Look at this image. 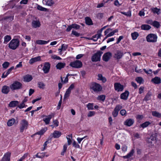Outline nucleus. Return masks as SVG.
I'll list each match as a JSON object with an SVG mask.
<instances>
[{
	"label": "nucleus",
	"instance_id": "56",
	"mask_svg": "<svg viewBox=\"0 0 161 161\" xmlns=\"http://www.w3.org/2000/svg\"><path fill=\"white\" fill-rule=\"evenodd\" d=\"M52 58L54 59L60 60L61 58L59 56H57L56 55H54L52 56Z\"/></svg>",
	"mask_w": 161,
	"mask_h": 161
},
{
	"label": "nucleus",
	"instance_id": "5",
	"mask_svg": "<svg viewBox=\"0 0 161 161\" xmlns=\"http://www.w3.org/2000/svg\"><path fill=\"white\" fill-rule=\"evenodd\" d=\"M22 85L20 82L15 81L10 86V88L12 91L18 90L22 88Z\"/></svg>",
	"mask_w": 161,
	"mask_h": 161
},
{
	"label": "nucleus",
	"instance_id": "16",
	"mask_svg": "<svg viewBox=\"0 0 161 161\" xmlns=\"http://www.w3.org/2000/svg\"><path fill=\"white\" fill-rule=\"evenodd\" d=\"M134 123V120L132 119H128L124 122V125L128 126H130L132 125Z\"/></svg>",
	"mask_w": 161,
	"mask_h": 161
},
{
	"label": "nucleus",
	"instance_id": "6",
	"mask_svg": "<svg viewBox=\"0 0 161 161\" xmlns=\"http://www.w3.org/2000/svg\"><path fill=\"white\" fill-rule=\"evenodd\" d=\"M157 36L156 35L150 34L146 37L147 41L149 42H155L157 41Z\"/></svg>",
	"mask_w": 161,
	"mask_h": 161
},
{
	"label": "nucleus",
	"instance_id": "26",
	"mask_svg": "<svg viewBox=\"0 0 161 161\" xmlns=\"http://www.w3.org/2000/svg\"><path fill=\"white\" fill-rule=\"evenodd\" d=\"M11 39V37L9 35L5 36L4 37L3 43L7 44Z\"/></svg>",
	"mask_w": 161,
	"mask_h": 161
},
{
	"label": "nucleus",
	"instance_id": "17",
	"mask_svg": "<svg viewBox=\"0 0 161 161\" xmlns=\"http://www.w3.org/2000/svg\"><path fill=\"white\" fill-rule=\"evenodd\" d=\"M129 93L128 91H126L124 93H122L120 96L121 99L126 100L128 98Z\"/></svg>",
	"mask_w": 161,
	"mask_h": 161
},
{
	"label": "nucleus",
	"instance_id": "60",
	"mask_svg": "<svg viewBox=\"0 0 161 161\" xmlns=\"http://www.w3.org/2000/svg\"><path fill=\"white\" fill-rule=\"evenodd\" d=\"M127 147L126 145H123L121 149L124 152H126L127 151Z\"/></svg>",
	"mask_w": 161,
	"mask_h": 161
},
{
	"label": "nucleus",
	"instance_id": "46",
	"mask_svg": "<svg viewBox=\"0 0 161 161\" xmlns=\"http://www.w3.org/2000/svg\"><path fill=\"white\" fill-rule=\"evenodd\" d=\"M152 11L154 13H156L158 14H159L160 13V9L157 8H154L152 9Z\"/></svg>",
	"mask_w": 161,
	"mask_h": 161
},
{
	"label": "nucleus",
	"instance_id": "61",
	"mask_svg": "<svg viewBox=\"0 0 161 161\" xmlns=\"http://www.w3.org/2000/svg\"><path fill=\"white\" fill-rule=\"evenodd\" d=\"M38 86L40 88H43L45 85L42 82H39L38 83Z\"/></svg>",
	"mask_w": 161,
	"mask_h": 161
},
{
	"label": "nucleus",
	"instance_id": "1",
	"mask_svg": "<svg viewBox=\"0 0 161 161\" xmlns=\"http://www.w3.org/2000/svg\"><path fill=\"white\" fill-rule=\"evenodd\" d=\"M19 42L17 39H13L8 44L9 48L13 50H15L19 46Z\"/></svg>",
	"mask_w": 161,
	"mask_h": 161
},
{
	"label": "nucleus",
	"instance_id": "12",
	"mask_svg": "<svg viewBox=\"0 0 161 161\" xmlns=\"http://www.w3.org/2000/svg\"><path fill=\"white\" fill-rule=\"evenodd\" d=\"M11 153L8 152L4 154L1 161H10Z\"/></svg>",
	"mask_w": 161,
	"mask_h": 161
},
{
	"label": "nucleus",
	"instance_id": "32",
	"mask_svg": "<svg viewBox=\"0 0 161 161\" xmlns=\"http://www.w3.org/2000/svg\"><path fill=\"white\" fill-rule=\"evenodd\" d=\"M45 153H37L35 156L39 158H42L45 156Z\"/></svg>",
	"mask_w": 161,
	"mask_h": 161
},
{
	"label": "nucleus",
	"instance_id": "22",
	"mask_svg": "<svg viewBox=\"0 0 161 161\" xmlns=\"http://www.w3.org/2000/svg\"><path fill=\"white\" fill-rule=\"evenodd\" d=\"M32 79V76L30 75H27L24 77V81L26 82H30Z\"/></svg>",
	"mask_w": 161,
	"mask_h": 161
},
{
	"label": "nucleus",
	"instance_id": "45",
	"mask_svg": "<svg viewBox=\"0 0 161 161\" xmlns=\"http://www.w3.org/2000/svg\"><path fill=\"white\" fill-rule=\"evenodd\" d=\"M121 13L124 14L126 16H129L130 17L131 16V12L130 10H129L128 12H121Z\"/></svg>",
	"mask_w": 161,
	"mask_h": 161
},
{
	"label": "nucleus",
	"instance_id": "24",
	"mask_svg": "<svg viewBox=\"0 0 161 161\" xmlns=\"http://www.w3.org/2000/svg\"><path fill=\"white\" fill-rule=\"evenodd\" d=\"M49 42V40L46 41L44 40H38L36 41V43L39 45H44L46 44Z\"/></svg>",
	"mask_w": 161,
	"mask_h": 161
},
{
	"label": "nucleus",
	"instance_id": "57",
	"mask_svg": "<svg viewBox=\"0 0 161 161\" xmlns=\"http://www.w3.org/2000/svg\"><path fill=\"white\" fill-rule=\"evenodd\" d=\"M143 70L144 72L147 74H151L152 73V70L151 69H149L148 70H147L146 69H144Z\"/></svg>",
	"mask_w": 161,
	"mask_h": 161
},
{
	"label": "nucleus",
	"instance_id": "59",
	"mask_svg": "<svg viewBox=\"0 0 161 161\" xmlns=\"http://www.w3.org/2000/svg\"><path fill=\"white\" fill-rule=\"evenodd\" d=\"M25 107V105L24 103L23 102L19 105L18 106V107H19V108H22L24 107Z\"/></svg>",
	"mask_w": 161,
	"mask_h": 161
},
{
	"label": "nucleus",
	"instance_id": "33",
	"mask_svg": "<svg viewBox=\"0 0 161 161\" xmlns=\"http://www.w3.org/2000/svg\"><path fill=\"white\" fill-rule=\"evenodd\" d=\"M141 27L142 30H148L151 28V26L147 25H143L141 26Z\"/></svg>",
	"mask_w": 161,
	"mask_h": 161
},
{
	"label": "nucleus",
	"instance_id": "34",
	"mask_svg": "<svg viewBox=\"0 0 161 161\" xmlns=\"http://www.w3.org/2000/svg\"><path fill=\"white\" fill-rule=\"evenodd\" d=\"M15 122V119L14 118L12 119L8 120L7 123V125L9 126H12Z\"/></svg>",
	"mask_w": 161,
	"mask_h": 161
},
{
	"label": "nucleus",
	"instance_id": "27",
	"mask_svg": "<svg viewBox=\"0 0 161 161\" xmlns=\"http://www.w3.org/2000/svg\"><path fill=\"white\" fill-rule=\"evenodd\" d=\"M32 25L33 27L36 28L40 26V24L38 21L33 20L32 22Z\"/></svg>",
	"mask_w": 161,
	"mask_h": 161
},
{
	"label": "nucleus",
	"instance_id": "20",
	"mask_svg": "<svg viewBox=\"0 0 161 161\" xmlns=\"http://www.w3.org/2000/svg\"><path fill=\"white\" fill-rule=\"evenodd\" d=\"M10 88V87L7 86H4L2 88V92L3 93L7 94L9 92Z\"/></svg>",
	"mask_w": 161,
	"mask_h": 161
},
{
	"label": "nucleus",
	"instance_id": "31",
	"mask_svg": "<svg viewBox=\"0 0 161 161\" xmlns=\"http://www.w3.org/2000/svg\"><path fill=\"white\" fill-rule=\"evenodd\" d=\"M85 22L86 24L88 25H91L93 24L92 19L89 17L85 18Z\"/></svg>",
	"mask_w": 161,
	"mask_h": 161
},
{
	"label": "nucleus",
	"instance_id": "38",
	"mask_svg": "<svg viewBox=\"0 0 161 161\" xmlns=\"http://www.w3.org/2000/svg\"><path fill=\"white\" fill-rule=\"evenodd\" d=\"M71 92V91L67 89L64 95V99H65L66 98H67L68 97H69Z\"/></svg>",
	"mask_w": 161,
	"mask_h": 161
},
{
	"label": "nucleus",
	"instance_id": "8",
	"mask_svg": "<svg viewBox=\"0 0 161 161\" xmlns=\"http://www.w3.org/2000/svg\"><path fill=\"white\" fill-rule=\"evenodd\" d=\"M123 55L122 51L119 50H116L114 53V57L116 59H119L121 58Z\"/></svg>",
	"mask_w": 161,
	"mask_h": 161
},
{
	"label": "nucleus",
	"instance_id": "11",
	"mask_svg": "<svg viewBox=\"0 0 161 161\" xmlns=\"http://www.w3.org/2000/svg\"><path fill=\"white\" fill-rule=\"evenodd\" d=\"M112 55V54L110 52H107L104 54L103 56V60L105 61H108L110 59Z\"/></svg>",
	"mask_w": 161,
	"mask_h": 161
},
{
	"label": "nucleus",
	"instance_id": "48",
	"mask_svg": "<svg viewBox=\"0 0 161 161\" xmlns=\"http://www.w3.org/2000/svg\"><path fill=\"white\" fill-rule=\"evenodd\" d=\"M9 64H10L9 62H5L3 64V67L4 69H6L8 67Z\"/></svg>",
	"mask_w": 161,
	"mask_h": 161
},
{
	"label": "nucleus",
	"instance_id": "3",
	"mask_svg": "<svg viewBox=\"0 0 161 161\" xmlns=\"http://www.w3.org/2000/svg\"><path fill=\"white\" fill-rule=\"evenodd\" d=\"M90 88L93 90L94 92H99L102 90V87L99 84L93 82L91 84Z\"/></svg>",
	"mask_w": 161,
	"mask_h": 161
},
{
	"label": "nucleus",
	"instance_id": "28",
	"mask_svg": "<svg viewBox=\"0 0 161 161\" xmlns=\"http://www.w3.org/2000/svg\"><path fill=\"white\" fill-rule=\"evenodd\" d=\"M65 66V64L64 63H58L56 65L57 69H60L64 68Z\"/></svg>",
	"mask_w": 161,
	"mask_h": 161
},
{
	"label": "nucleus",
	"instance_id": "4",
	"mask_svg": "<svg viewBox=\"0 0 161 161\" xmlns=\"http://www.w3.org/2000/svg\"><path fill=\"white\" fill-rule=\"evenodd\" d=\"M103 53V52L101 51H98L92 56L91 58L92 61L93 62L100 61L101 57Z\"/></svg>",
	"mask_w": 161,
	"mask_h": 161
},
{
	"label": "nucleus",
	"instance_id": "58",
	"mask_svg": "<svg viewBox=\"0 0 161 161\" xmlns=\"http://www.w3.org/2000/svg\"><path fill=\"white\" fill-rule=\"evenodd\" d=\"M75 87V85L74 83H72L69 87L68 89L71 91Z\"/></svg>",
	"mask_w": 161,
	"mask_h": 161
},
{
	"label": "nucleus",
	"instance_id": "50",
	"mask_svg": "<svg viewBox=\"0 0 161 161\" xmlns=\"http://www.w3.org/2000/svg\"><path fill=\"white\" fill-rule=\"evenodd\" d=\"M119 112L116 110H115V109H114L112 113V114L113 116L114 117H116L118 114Z\"/></svg>",
	"mask_w": 161,
	"mask_h": 161
},
{
	"label": "nucleus",
	"instance_id": "23",
	"mask_svg": "<svg viewBox=\"0 0 161 161\" xmlns=\"http://www.w3.org/2000/svg\"><path fill=\"white\" fill-rule=\"evenodd\" d=\"M152 81L156 84H159L161 82L160 78L158 77H156L152 79Z\"/></svg>",
	"mask_w": 161,
	"mask_h": 161
},
{
	"label": "nucleus",
	"instance_id": "53",
	"mask_svg": "<svg viewBox=\"0 0 161 161\" xmlns=\"http://www.w3.org/2000/svg\"><path fill=\"white\" fill-rule=\"evenodd\" d=\"M120 114L122 116H126V111L125 109H122L120 112Z\"/></svg>",
	"mask_w": 161,
	"mask_h": 161
},
{
	"label": "nucleus",
	"instance_id": "19",
	"mask_svg": "<svg viewBox=\"0 0 161 161\" xmlns=\"http://www.w3.org/2000/svg\"><path fill=\"white\" fill-rule=\"evenodd\" d=\"M43 3L45 5L51 6L53 5L54 3L52 0H43Z\"/></svg>",
	"mask_w": 161,
	"mask_h": 161
},
{
	"label": "nucleus",
	"instance_id": "14",
	"mask_svg": "<svg viewBox=\"0 0 161 161\" xmlns=\"http://www.w3.org/2000/svg\"><path fill=\"white\" fill-rule=\"evenodd\" d=\"M80 26L78 24H74L69 26L66 30H71L72 29L78 30L80 29Z\"/></svg>",
	"mask_w": 161,
	"mask_h": 161
},
{
	"label": "nucleus",
	"instance_id": "36",
	"mask_svg": "<svg viewBox=\"0 0 161 161\" xmlns=\"http://www.w3.org/2000/svg\"><path fill=\"white\" fill-rule=\"evenodd\" d=\"M151 124V123L149 121H146L144 123L141 124L140 126L143 128H146Z\"/></svg>",
	"mask_w": 161,
	"mask_h": 161
},
{
	"label": "nucleus",
	"instance_id": "64",
	"mask_svg": "<svg viewBox=\"0 0 161 161\" xmlns=\"http://www.w3.org/2000/svg\"><path fill=\"white\" fill-rule=\"evenodd\" d=\"M144 87L143 86H141L140 87L139 89V94L142 93L143 92Z\"/></svg>",
	"mask_w": 161,
	"mask_h": 161
},
{
	"label": "nucleus",
	"instance_id": "15",
	"mask_svg": "<svg viewBox=\"0 0 161 161\" xmlns=\"http://www.w3.org/2000/svg\"><path fill=\"white\" fill-rule=\"evenodd\" d=\"M41 60V57L38 56L37 57L31 58L29 61V63L31 64H32L35 62L40 61Z\"/></svg>",
	"mask_w": 161,
	"mask_h": 161
},
{
	"label": "nucleus",
	"instance_id": "37",
	"mask_svg": "<svg viewBox=\"0 0 161 161\" xmlns=\"http://www.w3.org/2000/svg\"><path fill=\"white\" fill-rule=\"evenodd\" d=\"M131 35L132 39L135 40L137 39L139 36V34L137 32H135L134 33H132Z\"/></svg>",
	"mask_w": 161,
	"mask_h": 161
},
{
	"label": "nucleus",
	"instance_id": "42",
	"mask_svg": "<svg viewBox=\"0 0 161 161\" xmlns=\"http://www.w3.org/2000/svg\"><path fill=\"white\" fill-rule=\"evenodd\" d=\"M37 8L38 10L43 11H46L47 10V8L43 7L39 5L37 6Z\"/></svg>",
	"mask_w": 161,
	"mask_h": 161
},
{
	"label": "nucleus",
	"instance_id": "10",
	"mask_svg": "<svg viewBox=\"0 0 161 161\" xmlns=\"http://www.w3.org/2000/svg\"><path fill=\"white\" fill-rule=\"evenodd\" d=\"M50 64L48 62L45 63L42 68V70L45 74L47 73L50 70Z\"/></svg>",
	"mask_w": 161,
	"mask_h": 161
},
{
	"label": "nucleus",
	"instance_id": "13",
	"mask_svg": "<svg viewBox=\"0 0 161 161\" xmlns=\"http://www.w3.org/2000/svg\"><path fill=\"white\" fill-rule=\"evenodd\" d=\"M54 115V114L52 113L50 115L46 116V118L43 119V121L45 122L46 125L48 124L52 117H53Z\"/></svg>",
	"mask_w": 161,
	"mask_h": 161
},
{
	"label": "nucleus",
	"instance_id": "25",
	"mask_svg": "<svg viewBox=\"0 0 161 161\" xmlns=\"http://www.w3.org/2000/svg\"><path fill=\"white\" fill-rule=\"evenodd\" d=\"M19 102L17 101H12L9 104V106L10 107H14L17 105Z\"/></svg>",
	"mask_w": 161,
	"mask_h": 161
},
{
	"label": "nucleus",
	"instance_id": "21",
	"mask_svg": "<svg viewBox=\"0 0 161 161\" xmlns=\"http://www.w3.org/2000/svg\"><path fill=\"white\" fill-rule=\"evenodd\" d=\"M61 132L58 131H54L53 133V136L54 138H58L61 135Z\"/></svg>",
	"mask_w": 161,
	"mask_h": 161
},
{
	"label": "nucleus",
	"instance_id": "18",
	"mask_svg": "<svg viewBox=\"0 0 161 161\" xmlns=\"http://www.w3.org/2000/svg\"><path fill=\"white\" fill-rule=\"evenodd\" d=\"M68 48V45L64 44H63L61 46V48L58 49L59 54L61 55L62 54V52L65 51Z\"/></svg>",
	"mask_w": 161,
	"mask_h": 161
},
{
	"label": "nucleus",
	"instance_id": "30",
	"mask_svg": "<svg viewBox=\"0 0 161 161\" xmlns=\"http://www.w3.org/2000/svg\"><path fill=\"white\" fill-rule=\"evenodd\" d=\"M66 138L67 140L68 144L69 145H70L72 143L71 140L72 139V134H70L66 136Z\"/></svg>",
	"mask_w": 161,
	"mask_h": 161
},
{
	"label": "nucleus",
	"instance_id": "54",
	"mask_svg": "<svg viewBox=\"0 0 161 161\" xmlns=\"http://www.w3.org/2000/svg\"><path fill=\"white\" fill-rule=\"evenodd\" d=\"M71 34L77 37L80 35V33H78L76 31H72Z\"/></svg>",
	"mask_w": 161,
	"mask_h": 161
},
{
	"label": "nucleus",
	"instance_id": "35",
	"mask_svg": "<svg viewBox=\"0 0 161 161\" xmlns=\"http://www.w3.org/2000/svg\"><path fill=\"white\" fill-rule=\"evenodd\" d=\"M152 114L153 116L158 118H159L161 117V113H160L156 111H153Z\"/></svg>",
	"mask_w": 161,
	"mask_h": 161
},
{
	"label": "nucleus",
	"instance_id": "9",
	"mask_svg": "<svg viewBox=\"0 0 161 161\" xmlns=\"http://www.w3.org/2000/svg\"><path fill=\"white\" fill-rule=\"evenodd\" d=\"M114 88L115 91L118 92H122L124 88V86L119 83L114 84Z\"/></svg>",
	"mask_w": 161,
	"mask_h": 161
},
{
	"label": "nucleus",
	"instance_id": "29",
	"mask_svg": "<svg viewBox=\"0 0 161 161\" xmlns=\"http://www.w3.org/2000/svg\"><path fill=\"white\" fill-rule=\"evenodd\" d=\"M134 152L135 151L134 149L131 150V151L129 153H128L127 155L124 156L123 158H129L133 155Z\"/></svg>",
	"mask_w": 161,
	"mask_h": 161
},
{
	"label": "nucleus",
	"instance_id": "51",
	"mask_svg": "<svg viewBox=\"0 0 161 161\" xmlns=\"http://www.w3.org/2000/svg\"><path fill=\"white\" fill-rule=\"evenodd\" d=\"M122 108V106L120 105H117L114 108V109L116 110L117 111H118V112Z\"/></svg>",
	"mask_w": 161,
	"mask_h": 161
},
{
	"label": "nucleus",
	"instance_id": "40",
	"mask_svg": "<svg viewBox=\"0 0 161 161\" xmlns=\"http://www.w3.org/2000/svg\"><path fill=\"white\" fill-rule=\"evenodd\" d=\"M47 128H45L41 130L40 131L37 132L36 134L40 135H43L47 130Z\"/></svg>",
	"mask_w": 161,
	"mask_h": 161
},
{
	"label": "nucleus",
	"instance_id": "7",
	"mask_svg": "<svg viewBox=\"0 0 161 161\" xmlns=\"http://www.w3.org/2000/svg\"><path fill=\"white\" fill-rule=\"evenodd\" d=\"M69 65L73 68H79L82 66V64L81 61L76 60L74 61L71 62L70 63Z\"/></svg>",
	"mask_w": 161,
	"mask_h": 161
},
{
	"label": "nucleus",
	"instance_id": "41",
	"mask_svg": "<svg viewBox=\"0 0 161 161\" xmlns=\"http://www.w3.org/2000/svg\"><path fill=\"white\" fill-rule=\"evenodd\" d=\"M151 94L150 92H148L144 100L146 101H147L150 100L151 99Z\"/></svg>",
	"mask_w": 161,
	"mask_h": 161
},
{
	"label": "nucleus",
	"instance_id": "55",
	"mask_svg": "<svg viewBox=\"0 0 161 161\" xmlns=\"http://www.w3.org/2000/svg\"><path fill=\"white\" fill-rule=\"evenodd\" d=\"M48 143V142L47 141H46L45 142V143H44V144H43L44 147L43 148H42L41 151H43L45 149H46V147H47V144Z\"/></svg>",
	"mask_w": 161,
	"mask_h": 161
},
{
	"label": "nucleus",
	"instance_id": "39",
	"mask_svg": "<svg viewBox=\"0 0 161 161\" xmlns=\"http://www.w3.org/2000/svg\"><path fill=\"white\" fill-rule=\"evenodd\" d=\"M86 107L87 109L89 110H93V103H89L86 105Z\"/></svg>",
	"mask_w": 161,
	"mask_h": 161
},
{
	"label": "nucleus",
	"instance_id": "52",
	"mask_svg": "<svg viewBox=\"0 0 161 161\" xmlns=\"http://www.w3.org/2000/svg\"><path fill=\"white\" fill-rule=\"evenodd\" d=\"M95 114V112L93 111H90L87 114L88 117H90L94 116Z\"/></svg>",
	"mask_w": 161,
	"mask_h": 161
},
{
	"label": "nucleus",
	"instance_id": "2",
	"mask_svg": "<svg viewBox=\"0 0 161 161\" xmlns=\"http://www.w3.org/2000/svg\"><path fill=\"white\" fill-rule=\"evenodd\" d=\"M20 131L21 132H23L25 130L27 129L29 123L25 119L22 120L20 122Z\"/></svg>",
	"mask_w": 161,
	"mask_h": 161
},
{
	"label": "nucleus",
	"instance_id": "62",
	"mask_svg": "<svg viewBox=\"0 0 161 161\" xmlns=\"http://www.w3.org/2000/svg\"><path fill=\"white\" fill-rule=\"evenodd\" d=\"M123 36H119V38H118L117 39V42H116V43L117 44H119V42H120V41H121V40L123 39Z\"/></svg>",
	"mask_w": 161,
	"mask_h": 161
},
{
	"label": "nucleus",
	"instance_id": "43",
	"mask_svg": "<svg viewBox=\"0 0 161 161\" xmlns=\"http://www.w3.org/2000/svg\"><path fill=\"white\" fill-rule=\"evenodd\" d=\"M152 25L155 27L158 28L160 26V24L157 21H154L153 22Z\"/></svg>",
	"mask_w": 161,
	"mask_h": 161
},
{
	"label": "nucleus",
	"instance_id": "44",
	"mask_svg": "<svg viewBox=\"0 0 161 161\" xmlns=\"http://www.w3.org/2000/svg\"><path fill=\"white\" fill-rule=\"evenodd\" d=\"M136 80L137 83L141 84L143 81V79L141 77H137L136 78Z\"/></svg>",
	"mask_w": 161,
	"mask_h": 161
},
{
	"label": "nucleus",
	"instance_id": "63",
	"mask_svg": "<svg viewBox=\"0 0 161 161\" xmlns=\"http://www.w3.org/2000/svg\"><path fill=\"white\" fill-rule=\"evenodd\" d=\"M22 66V62H19L18 64H17L15 67V69L18 68H21Z\"/></svg>",
	"mask_w": 161,
	"mask_h": 161
},
{
	"label": "nucleus",
	"instance_id": "49",
	"mask_svg": "<svg viewBox=\"0 0 161 161\" xmlns=\"http://www.w3.org/2000/svg\"><path fill=\"white\" fill-rule=\"evenodd\" d=\"M73 146L75 148H80V146L78 143H77L75 141H74L73 142Z\"/></svg>",
	"mask_w": 161,
	"mask_h": 161
},
{
	"label": "nucleus",
	"instance_id": "47",
	"mask_svg": "<svg viewBox=\"0 0 161 161\" xmlns=\"http://www.w3.org/2000/svg\"><path fill=\"white\" fill-rule=\"evenodd\" d=\"M105 99V96L103 95H101L97 97L98 100L104 101Z\"/></svg>",
	"mask_w": 161,
	"mask_h": 161
}]
</instances>
